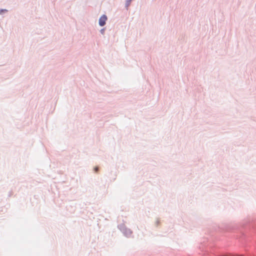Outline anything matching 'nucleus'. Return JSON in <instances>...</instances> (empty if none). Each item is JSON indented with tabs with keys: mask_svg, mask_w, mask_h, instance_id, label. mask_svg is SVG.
I'll list each match as a JSON object with an SVG mask.
<instances>
[{
	"mask_svg": "<svg viewBox=\"0 0 256 256\" xmlns=\"http://www.w3.org/2000/svg\"><path fill=\"white\" fill-rule=\"evenodd\" d=\"M107 20V17L106 15H102L99 19V24L100 26H104L106 24Z\"/></svg>",
	"mask_w": 256,
	"mask_h": 256,
	"instance_id": "nucleus-1",
	"label": "nucleus"
},
{
	"mask_svg": "<svg viewBox=\"0 0 256 256\" xmlns=\"http://www.w3.org/2000/svg\"><path fill=\"white\" fill-rule=\"evenodd\" d=\"M132 0H128L126 2V8H128V7L130 5V2Z\"/></svg>",
	"mask_w": 256,
	"mask_h": 256,
	"instance_id": "nucleus-2",
	"label": "nucleus"
},
{
	"mask_svg": "<svg viewBox=\"0 0 256 256\" xmlns=\"http://www.w3.org/2000/svg\"><path fill=\"white\" fill-rule=\"evenodd\" d=\"M98 166H96L94 168V170L96 172H98Z\"/></svg>",
	"mask_w": 256,
	"mask_h": 256,
	"instance_id": "nucleus-3",
	"label": "nucleus"
}]
</instances>
